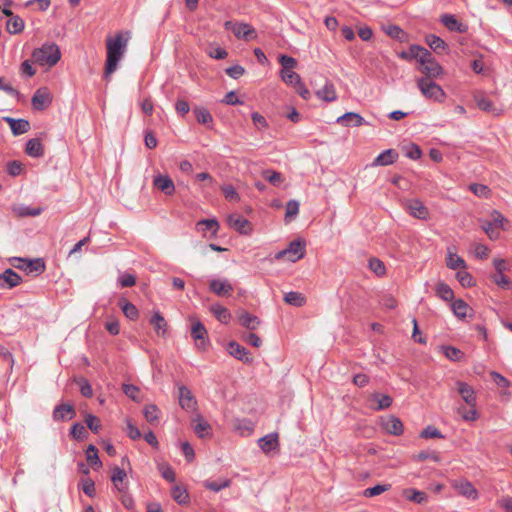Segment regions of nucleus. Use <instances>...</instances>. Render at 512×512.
<instances>
[{
    "mask_svg": "<svg viewBox=\"0 0 512 512\" xmlns=\"http://www.w3.org/2000/svg\"><path fill=\"white\" fill-rule=\"evenodd\" d=\"M228 352L231 356L244 363H251L253 361L249 351L244 346H241L235 341L229 342Z\"/></svg>",
    "mask_w": 512,
    "mask_h": 512,
    "instance_id": "f8f14e48",
    "label": "nucleus"
},
{
    "mask_svg": "<svg viewBox=\"0 0 512 512\" xmlns=\"http://www.w3.org/2000/svg\"><path fill=\"white\" fill-rule=\"evenodd\" d=\"M411 58L416 59L421 66L432 58V54L429 50L418 45H412L410 47Z\"/></svg>",
    "mask_w": 512,
    "mask_h": 512,
    "instance_id": "cd10ccee",
    "label": "nucleus"
},
{
    "mask_svg": "<svg viewBox=\"0 0 512 512\" xmlns=\"http://www.w3.org/2000/svg\"><path fill=\"white\" fill-rule=\"evenodd\" d=\"M4 120L9 124L13 135L18 136L24 134L30 129V122L25 119H14L5 117Z\"/></svg>",
    "mask_w": 512,
    "mask_h": 512,
    "instance_id": "aec40b11",
    "label": "nucleus"
},
{
    "mask_svg": "<svg viewBox=\"0 0 512 512\" xmlns=\"http://www.w3.org/2000/svg\"><path fill=\"white\" fill-rule=\"evenodd\" d=\"M416 82L419 90L426 98L436 102H443L445 100L446 94L444 90L432 79L418 78Z\"/></svg>",
    "mask_w": 512,
    "mask_h": 512,
    "instance_id": "7ed1b4c3",
    "label": "nucleus"
},
{
    "mask_svg": "<svg viewBox=\"0 0 512 512\" xmlns=\"http://www.w3.org/2000/svg\"><path fill=\"white\" fill-rule=\"evenodd\" d=\"M456 390L469 407H475L477 398L474 388L466 382L456 381Z\"/></svg>",
    "mask_w": 512,
    "mask_h": 512,
    "instance_id": "0eeeda50",
    "label": "nucleus"
},
{
    "mask_svg": "<svg viewBox=\"0 0 512 512\" xmlns=\"http://www.w3.org/2000/svg\"><path fill=\"white\" fill-rule=\"evenodd\" d=\"M210 310L221 323L226 324L229 322L231 314L224 306L220 304H214L211 306Z\"/></svg>",
    "mask_w": 512,
    "mask_h": 512,
    "instance_id": "58836bf2",
    "label": "nucleus"
},
{
    "mask_svg": "<svg viewBox=\"0 0 512 512\" xmlns=\"http://www.w3.org/2000/svg\"><path fill=\"white\" fill-rule=\"evenodd\" d=\"M123 392L131 400L135 402L141 401L140 389L133 384H123Z\"/></svg>",
    "mask_w": 512,
    "mask_h": 512,
    "instance_id": "8fccbe9b",
    "label": "nucleus"
},
{
    "mask_svg": "<svg viewBox=\"0 0 512 512\" xmlns=\"http://www.w3.org/2000/svg\"><path fill=\"white\" fill-rule=\"evenodd\" d=\"M209 289L217 296H229L233 291V286L227 279H213L209 283Z\"/></svg>",
    "mask_w": 512,
    "mask_h": 512,
    "instance_id": "9d476101",
    "label": "nucleus"
},
{
    "mask_svg": "<svg viewBox=\"0 0 512 512\" xmlns=\"http://www.w3.org/2000/svg\"><path fill=\"white\" fill-rule=\"evenodd\" d=\"M490 376L492 377L493 381L497 384V386L501 388H508L510 386V381L500 373L496 371H491Z\"/></svg>",
    "mask_w": 512,
    "mask_h": 512,
    "instance_id": "774afa93",
    "label": "nucleus"
},
{
    "mask_svg": "<svg viewBox=\"0 0 512 512\" xmlns=\"http://www.w3.org/2000/svg\"><path fill=\"white\" fill-rule=\"evenodd\" d=\"M420 71L426 75L424 78L428 79L437 78L443 73L442 67L433 57L420 67Z\"/></svg>",
    "mask_w": 512,
    "mask_h": 512,
    "instance_id": "f3484780",
    "label": "nucleus"
},
{
    "mask_svg": "<svg viewBox=\"0 0 512 512\" xmlns=\"http://www.w3.org/2000/svg\"><path fill=\"white\" fill-rule=\"evenodd\" d=\"M398 158L394 149H387L380 153L373 161L372 166H387L393 164Z\"/></svg>",
    "mask_w": 512,
    "mask_h": 512,
    "instance_id": "412c9836",
    "label": "nucleus"
},
{
    "mask_svg": "<svg viewBox=\"0 0 512 512\" xmlns=\"http://www.w3.org/2000/svg\"><path fill=\"white\" fill-rule=\"evenodd\" d=\"M284 301L289 305L301 307L306 303V298L300 292L291 291L285 294Z\"/></svg>",
    "mask_w": 512,
    "mask_h": 512,
    "instance_id": "e433bc0d",
    "label": "nucleus"
},
{
    "mask_svg": "<svg viewBox=\"0 0 512 512\" xmlns=\"http://www.w3.org/2000/svg\"><path fill=\"white\" fill-rule=\"evenodd\" d=\"M6 29L10 34L20 33L24 29V21L19 16H11L6 23Z\"/></svg>",
    "mask_w": 512,
    "mask_h": 512,
    "instance_id": "ea45409f",
    "label": "nucleus"
},
{
    "mask_svg": "<svg viewBox=\"0 0 512 512\" xmlns=\"http://www.w3.org/2000/svg\"><path fill=\"white\" fill-rule=\"evenodd\" d=\"M61 56L59 46L55 42L47 41L34 49V64L50 69L60 61Z\"/></svg>",
    "mask_w": 512,
    "mask_h": 512,
    "instance_id": "f03ea898",
    "label": "nucleus"
},
{
    "mask_svg": "<svg viewBox=\"0 0 512 512\" xmlns=\"http://www.w3.org/2000/svg\"><path fill=\"white\" fill-rule=\"evenodd\" d=\"M421 437L425 439L443 438V435L435 426L429 425L421 432Z\"/></svg>",
    "mask_w": 512,
    "mask_h": 512,
    "instance_id": "69168bd1",
    "label": "nucleus"
},
{
    "mask_svg": "<svg viewBox=\"0 0 512 512\" xmlns=\"http://www.w3.org/2000/svg\"><path fill=\"white\" fill-rule=\"evenodd\" d=\"M153 185L166 195H173L175 185L168 175H157L153 179Z\"/></svg>",
    "mask_w": 512,
    "mask_h": 512,
    "instance_id": "4468645a",
    "label": "nucleus"
},
{
    "mask_svg": "<svg viewBox=\"0 0 512 512\" xmlns=\"http://www.w3.org/2000/svg\"><path fill=\"white\" fill-rule=\"evenodd\" d=\"M451 308L455 316L458 318H465L470 310L469 305L462 299L455 300L452 303Z\"/></svg>",
    "mask_w": 512,
    "mask_h": 512,
    "instance_id": "a19ab883",
    "label": "nucleus"
},
{
    "mask_svg": "<svg viewBox=\"0 0 512 512\" xmlns=\"http://www.w3.org/2000/svg\"><path fill=\"white\" fill-rule=\"evenodd\" d=\"M126 477H127V474L123 468H120L117 466L113 468L112 475H111V481L113 482V484L115 485L117 490L121 493L126 492L128 489L127 483L124 482Z\"/></svg>",
    "mask_w": 512,
    "mask_h": 512,
    "instance_id": "6ab92c4d",
    "label": "nucleus"
},
{
    "mask_svg": "<svg viewBox=\"0 0 512 512\" xmlns=\"http://www.w3.org/2000/svg\"><path fill=\"white\" fill-rule=\"evenodd\" d=\"M193 427L195 433L201 438L209 434V431L211 429L210 425L200 415L193 419Z\"/></svg>",
    "mask_w": 512,
    "mask_h": 512,
    "instance_id": "72a5a7b5",
    "label": "nucleus"
},
{
    "mask_svg": "<svg viewBox=\"0 0 512 512\" xmlns=\"http://www.w3.org/2000/svg\"><path fill=\"white\" fill-rule=\"evenodd\" d=\"M316 96L326 102H333L337 99V94L333 83L326 81L325 85L316 91Z\"/></svg>",
    "mask_w": 512,
    "mask_h": 512,
    "instance_id": "b1692460",
    "label": "nucleus"
},
{
    "mask_svg": "<svg viewBox=\"0 0 512 512\" xmlns=\"http://www.w3.org/2000/svg\"><path fill=\"white\" fill-rule=\"evenodd\" d=\"M456 278L463 287H471L474 285L472 275L465 270L458 271Z\"/></svg>",
    "mask_w": 512,
    "mask_h": 512,
    "instance_id": "4d7b16f0",
    "label": "nucleus"
},
{
    "mask_svg": "<svg viewBox=\"0 0 512 512\" xmlns=\"http://www.w3.org/2000/svg\"><path fill=\"white\" fill-rule=\"evenodd\" d=\"M179 404L183 409L190 410L196 405V400L186 386L179 387Z\"/></svg>",
    "mask_w": 512,
    "mask_h": 512,
    "instance_id": "4be33fe9",
    "label": "nucleus"
},
{
    "mask_svg": "<svg viewBox=\"0 0 512 512\" xmlns=\"http://www.w3.org/2000/svg\"><path fill=\"white\" fill-rule=\"evenodd\" d=\"M191 336L195 341H198L197 345L199 347H205L207 340V330L204 325L200 321H195L192 324L191 328Z\"/></svg>",
    "mask_w": 512,
    "mask_h": 512,
    "instance_id": "a211bd4d",
    "label": "nucleus"
},
{
    "mask_svg": "<svg viewBox=\"0 0 512 512\" xmlns=\"http://www.w3.org/2000/svg\"><path fill=\"white\" fill-rule=\"evenodd\" d=\"M305 246L304 240H294L289 244L288 248L279 251L275 255V258L278 260L287 259L290 262H296L304 257Z\"/></svg>",
    "mask_w": 512,
    "mask_h": 512,
    "instance_id": "20e7f679",
    "label": "nucleus"
},
{
    "mask_svg": "<svg viewBox=\"0 0 512 512\" xmlns=\"http://www.w3.org/2000/svg\"><path fill=\"white\" fill-rule=\"evenodd\" d=\"M230 485L231 481L229 479H223L219 481L206 480L204 482V487L214 492H219L222 489L229 487Z\"/></svg>",
    "mask_w": 512,
    "mask_h": 512,
    "instance_id": "a18cd8bd",
    "label": "nucleus"
},
{
    "mask_svg": "<svg viewBox=\"0 0 512 512\" xmlns=\"http://www.w3.org/2000/svg\"><path fill=\"white\" fill-rule=\"evenodd\" d=\"M263 177L274 186H279L283 182L282 174L274 170H265Z\"/></svg>",
    "mask_w": 512,
    "mask_h": 512,
    "instance_id": "603ef678",
    "label": "nucleus"
},
{
    "mask_svg": "<svg viewBox=\"0 0 512 512\" xmlns=\"http://www.w3.org/2000/svg\"><path fill=\"white\" fill-rule=\"evenodd\" d=\"M369 268L377 275L383 276L386 273L384 263L378 258H371L369 260Z\"/></svg>",
    "mask_w": 512,
    "mask_h": 512,
    "instance_id": "6e6d98bb",
    "label": "nucleus"
},
{
    "mask_svg": "<svg viewBox=\"0 0 512 512\" xmlns=\"http://www.w3.org/2000/svg\"><path fill=\"white\" fill-rule=\"evenodd\" d=\"M279 63L282 66V70H292L293 68L296 67L297 61L293 57L281 55L279 57Z\"/></svg>",
    "mask_w": 512,
    "mask_h": 512,
    "instance_id": "0e129e2a",
    "label": "nucleus"
},
{
    "mask_svg": "<svg viewBox=\"0 0 512 512\" xmlns=\"http://www.w3.org/2000/svg\"><path fill=\"white\" fill-rule=\"evenodd\" d=\"M86 459H87V462L92 467L100 468L102 466V463L98 456V451L93 444H90L86 449Z\"/></svg>",
    "mask_w": 512,
    "mask_h": 512,
    "instance_id": "79ce46f5",
    "label": "nucleus"
},
{
    "mask_svg": "<svg viewBox=\"0 0 512 512\" xmlns=\"http://www.w3.org/2000/svg\"><path fill=\"white\" fill-rule=\"evenodd\" d=\"M22 171H23V164H22V162H20L18 160L9 161L6 164V172L12 177L19 176L22 173Z\"/></svg>",
    "mask_w": 512,
    "mask_h": 512,
    "instance_id": "864d4df0",
    "label": "nucleus"
},
{
    "mask_svg": "<svg viewBox=\"0 0 512 512\" xmlns=\"http://www.w3.org/2000/svg\"><path fill=\"white\" fill-rule=\"evenodd\" d=\"M385 431L392 435H401L403 433V423L395 416H390L383 422Z\"/></svg>",
    "mask_w": 512,
    "mask_h": 512,
    "instance_id": "5701e85b",
    "label": "nucleus"
},
{
    "mask_svg": "<svg viewBox=\"0 0 512 512\" xmlns=\"http://www.w3.org/2000/svg\"><path fill=\"white\" fill-rule=\"evenodd\" d=\"M371 401L377 404L376 406H373V409L380 411L389 408L393 400L389 395L374 393L371 396Z\"/></svg>",
    "mask_w": 512,
    "mask_h": 512,
    "instance_id": "7c9ffc66",
    "label": "nucleus"
},
{
    "mask_svg": "<svg viewBox=\"0 0 512 512\" xmlns=\"http://www.w3.org/2000/svg\"><path fill=\"white\" fill-rule=\"evenodd\" d=\"M228 225L240 234L248 235L252 232L251 223L239 214H231L227 218Z\"/></svg>",
    "mask_w": 512,
    "mask_h": 512,
    "instance_id": "423d86ee",
    "label": "nucleus"
},
{
    "mask_svg": "<svg viewBox=\"0 0 512 512\" xmlns=\"http://www.w3.org/2000/svg\"><path fill=\"white\" fill-rule=\"evenodd\" d=\"M224 27L226 30L232 31L237 38L250 39L256 36L255 29L247 23L226 21Z\"/></svg>",
    "mask_w": 512,
    "mask_h": 512,
    "instance_id": "39448f33",
    "label": "nucleus"
},
{
    "mask_svg": "<svg viewBox=\"0 0 512 512\" xmlns=\"http://www.w3.org/2000/svg\"><path fill=\"white\" fill-rule=\"evenodd\" d=\"M475 102L479 109L491 113L495 116H498L502 113V110L495 107L491 100L486 98L483 95H477L475 96Z\"/></svg>",
    "mask_w": 512,
    "mask_h": 512,
    "instance_id": "393cba45",
    "label": "nucleus"
},
{
    "mask_svg": "<svg viewBox=\"0 0 512 512\" xmlns=\"http://www.w3.org/2000/svg\"><path fill=\"white\" fill-rule=\"evenodd\" d=\"M70 434L74 439L82 440L86 438L88 433L86 428L82 424L75 423L71 428Z\"/></svg>",
    "mask_w": 512,
    "mask_h": 512,
    "instance_id": "13d9d810",
    "label": "nucleus"
},
{
    "mask_svg": "<svg viewBox=\"0 0 512 512\" xmlns=\"http://www.w3.org/2000/svg\"><path fill=\"white\" fill-rule=\"evenodd\" d=\"M445 356L452 361H459L463 357V352L452 346H445L444 348Z\"/></svg>",
    "mask_w": 512,
    "mask_h": 512,
    "instance_id": "052dcab7",
    "label": "nucleus"
},
{
    "mask_svg": "<svg viewBox=\"0 0 512 512\" xmlns=\"http://www.w3.org/2000/svg\"><path fill=\"white\" fill-rule=\"evenodd\" d=\"M128 44V37L124 38L123 33H117L115 37L106 40L107 58L104 71V79L108 80L116 71L118 63L124 56Z\"/></svg>",
    "mask_w": 512,
    "mask_h": 512,
    "instance_id": "f257e3e1",
    "label": "nucleus"
},
{
    "mask_svg": "<svg viewBox=\"0 0 512 512\" xmlns=\"http://www.w3.org/2000/svg\"><path fill=\"white\" fill-rule=\"evenodd\" d=\"M172 497L179 504H184L187 503L189 495L185 488L176 485L172 489Z\"/></svg>",
    "mask_w": 512,
    "mask_h": 512,
    "instance_id": "09e8293b",
    "label": "nucleus"
},
{
    "mask_svg": "<svg viewBox=\"0 0 512 512\" xmlns=\"http://www.w3.org/2000/svg\"><path fill=\"white\" fill-rule=\"evenodd\" d=\"M123 313L130 320H135L138 317V309L130 302L122 301L120 303Z\"/></svg>",
    "mask_w": 512,
    "mask_h": 512,
    "instance_id": "3c124183",
    "label": "nucleus"
},
{
    "mask_svg": "<svg viewBox=\"0 0 512 512\" xmlns=\"http://www.w3.org/2000/svg\"><path fill=\"white\" fill-rule=\"evenodd\" d=\"M53 95L47 87H41L34 92V110H43L51 105Z\"/></svg>",
    "mask_w": 512,
    "mask_h": 512,
    "instance_id": "6e6552de",
    "label": "nucleus"
},
{
    "mask_svg": "<svg viewBox=\"0 0 512 512\" xmlns=\"http://www.w3.org/2000/svg\"><path fill=\"white\" fill-rule=\"evenodd\" d=\"M76 415L74 406L72 404L63 403L55 407L53 411V418L56 421H65L74 418Z\"/></svg>",
    "mask_w": 512,
    "mask_h": 512,
    "instance_id": "2eb2a0df",
    "label": "nucleus"
},
{
    "mask_svg": "<svg viewBox=\"0 0 512 512\" xmlns=\"http://www.w3.org/2000/svg\"><path fill=\"white\" fill-rule=\"evenodd\" d=\"M21 280L22 278L18 273H16L11 268H7L3 273L0 274V288L11 289L17 286Z\"/></svg>",
    "mask_w": 512,
    "mask_h": 512,
    "instance_id": "9b49d317",
    "label": "nucleus"
},
{
    "mask_svg": "<svg viewBox=\"0 0 512 512\" xmlns=\"http://www.w3.org/2000/svg\"><path fill=\"white\" fill-rule=\"evenodd\" d=\"M403 496L414 503L423 504L427 502L428 496L425 492L416 490L414 488H407L403 490Z\"/></svg>",
    "mask_w": 512,
    "mask_h": 512,
    "instance_id": "c85d7f7f",
    "label": "nucleus"
},
{
    "mask_svg": "<svg viewBox=\"0 0 512 512\" xmlns=\"http://www.w3.org/2000/svg\"><path fill=\"white\" fill-rule=\"evenodd\" d=\"M436 294L438 297L445 301H451L454 297L453 290L443 282H440L436 286Z\"/></svg>",
    "mask_w": 512,
    "mask_h": 512,
    "instance_id": "c03bdc74",
    "label": "nucleus"
},
{
    "mask_svg": "<svg viewBox=\"0 0 512 512\" xmlns=\"http://www.w3.org/2000/svg\"><path fill=\"white\" fill-rule=\"evenodd\" d=\"M196 120L200 124H210L213 121L211 113L204 107H195L193 110Z\"/></svg>",
    "mask_w": 512,
    "mask_h": 512,
    "instance_id": "37998d69",
    "label": "nucleus"
},
{
    "mask_svg": "<svg viewBox=\"0 0 512 512\" xmlns=\"http://www.w3.org/2000/svg\"><path fill=\"white\" fill-rule=\"evenodd\" d=\"M281 78L285 83L293 85V86L296 83H299V81L301 80L300 75L292 70H282Z\"/></svg>",
    "mask_w": 512,
    "mask_h": 512,
    "instance_id": "5fc2aeb1",
    "label": "nucleus"
},
{
    "mask_svg": "<svg viewBox=\"0 0 512 512\" xmlns=\"http://www.w3.org/2000/svg\"><path fill=\"white\" fill-rule=\"evenodd\" d=\"M391 485L390 484H378L373 487H369L364 490L363 495L365 497L371 498L377 495H380L388 490H390Z\"/></svg>",
    "mask_w": 512,
    "mask_h": 512,
    "instance_id": "de8ad7c7",
    "label": "nucleus"
},
{
    "mask_svg": "<svg viewBox=\"0 0 512 512\" xmlns=\"http://www.w3.org/2000/svg\"><path fill=\"white\" fill-rule=\"evenodd\" d=\"M197 228L203 233L211 231L212 235H216L219 229V223L216 219H202L197 222Z\"/></svg>",
    "mask_w": 512,
    "mask_h": 512,
    "instance_id": "c9c22d12",
    "label": "nucleus"
},
{
    "mask_svg": "<svg viewBox=\"0 0 512 512\" xmlns=\"http://www.w3.org/2000/svg\"><path fill=\"white\" fill-rule=\"evenodd\" d=\"M221 190L225 196V198L229 201L237 202L240 200L239 194L232 185H224L221 187Z\"/></svg>",
    "mask_w": 512,
    "mask_h": 512,
    "instance_id": "bf43d9fd",
    "label": "nucleus"
},
{
    "mask_svg": "<svg viewBox=\"0 0 512 512\" xmlns=\"http://www.w3.org/2000/svg\"><path fill=\"white\" fill-rule=\"evenodd\" d=\"M336 122L346 127H359L367 124L365 119L360 114L355 112H347L343 114L342 116L337 118Z\"/></svg>",
    "mask_w": 512,
    "mask_h": 512,
    "instance_id": "dca6fc26",
    "label": "nucleus"
},
{
    "mask_svg": "<svg viewBox=\"0 0 512 512\" xmlns=\"http://www.w3.org/2000/svg\"><path fill=\"white\" fill-rule=\"evenodd\" d=\"M150 324L153 326L158 335H165L167 330V322L160 312H155L150 319Z\"/></svg>",
    "mask_w": 512,
    "mask_h": 512,
    "instance_id": "2f4dec72",
    "label": "nucleus"
},
{
    "mask_svg": "<svg viewBox=\"0 0 512 512\" xmlns=\"http://www.w3.org/2000/svg\"><path fill=\"white\" fill-rule=\"evenodd\" d=\"M299 213V203L296 200H290L286 204L285 219L295 217Z\"/></svg>",
    "mask_w": 512,
    "mask_h": 512,
    "instance_id": "680f3d73",
    "label": "nucleus"
},
{
    "mask_svg": "<svg viewBox=\"0 0 512 512\" xmlns=\"http://www.w3.org/2000/svg\"><path fill=\"white\" fill-rule=\"evenodd\" d=\"M453 487L458 491L462 496L475 500L478 498V491L472 485V483L466 479L455 480L453 482Z\"/></svg>",
    "mask_w": 512,
    "mask_h": 512,
    "instance_id": "1a4fd4ad",
    "label": "nucleus"
},
{
    "mask_svg": "<svg viewBox=\"0 0 512 512\" xmlns=\"http://www.w3.org/2000/svg\"><path fill=\"white\" fill-rule=\"evenodd\" d=\"M446 264H447V267L452 270L466 267L464 259L456 254H453V253L448 254L447 259H446Z\"/></svg>",
    "mask_w": 512,
    "mask_h": 512,
    "instance_id": "49530a36",
    "label": "nucleus"
},
{
    "mask_svg": "<svg viewBox=\"0 0 512 512\" xmlns=\"http://www.w3.org/2000/svg\"><path fill=\"white\" fill-rule=\"evenodd\" d=\"M143 414L147 422L152 425L158 423L160 419V410L156 405L153 404L146 405L143 409Z\"/></svg>",
    "mask_w": 512,
    "mask_h": 512,
    "instance_id": "f704fd0d",
    "label": "nucleus"
},
{
    "mask_svg": "<svg viewBox=\"0 0 512 512\" xmlns=\"http://www.w3.org/2000/svg\"><path fill=\"white\" fill-rule=\"evenodd\" d=\"M409 213L418 219L426 220L429 217L428 208L418 199H412L407 202Z\"/></svg>",
    "mask_w": 512,
    "mask_h": 512,
    "instance_id": "ddd939ff",
    "label": "nucleus"
},
{
    "mask_svg": "<svg viewBox=\"0 0 512 512\" xmlns=\"http://www.w3.org/2000/svg\"><path fill=\"white\" fill-rule=\"evenodd\" d=\"M258 442L259 447L264 453H269L275 450L279 445L277 434H268L260 438Z\"/></svg>",
    "mask_w": 512,
    "mask_h": 512,
    "instance_id": "bb28decb",
    "label": "nucleus"
},
{
    "mask_svg": "<svg viewBox=\"0 0 512 512\" xmlns=\"http://www.w3.org/2000/svg\"><path fill=\"white\" fill-rule=\"evenodd\" d=\"M426 43L436 53H440L447 48V44L444 40L433 34L426 37Z\"/></svg>",
    "mask_w": 512,
    "mask_h": 512,
    "instance_id": "4c0bfd02",
    "label": "nucleus"
},
{
    "mask_svg": "<svg viewBox=\"0 0 512 512\" xmlns=\"http://www.w3.org/2000/svg\"><path fill=\"white\" fill-rule=\"evenodd\" d=\"M483 230L488 235V237L492 240L497 239L500 235V229H498L494 223L485 222L482 225Z\"/></svg>",
    "mask_w": 512,
    "mask_h": 512,
    "instance_id": "e2e57ef3",
    "label": "nucleus"
},
{
    "mask_svg": "<svg viewBox=\"0 0 512 512\" xmlns=\"http://www.w3.org/2000/svg\"><path fill=\"white\" fill-rule=\"evenodd\" d=\"M238 320L240 325L243 327L249 329V330H256L258 326L260 325V320L257 316L252 315L246 311H243L239 314Z\"/></svg>",
    "mask_w": 512,
    "mask_h": 512,
    "instance_id": "a878e982",
    "label": "nucleus"
},
{
    "mask_svg": "<svg viewBox=\"0 0 512 512\" xmlns=\"http://www.w3.org/2000/svg\"><path fill=\"white\" fill-rule=\"evenodd\" d=\"M9 262L13 267L24 270L27 274L32 272V258L12 257Z\"/></svg>",
    "mask_w": 512,
    "mask_h": 512,
    "instance_id": "473e14b6",
    "label": "nucleus"
},
{
    "mask_svg": "<svg viewBox=\"0 0 512 512\" xmlns=\"http://www.w3.org/2000/svg\"><path fill=\"white\" fill-rule=\"evenodd\" d=\"M441 22L443 25L448 28L450 31H457V32H465L466 27L457 21L454 15L451 14H444L441 16Z\"/></svg>",
    "mask_w": 512,
    "mask_h": 512,
    "instance_id": "c756f323",
    "label": "nucleus"
},
{
    "mask_svg": "<svg viewBox=\"0 0 512 512\" xmlns=\"http://www.w3.org/2000/svg\"><path fill=\"white\" fill-rule=\"evenodd\" d=\"M85 423H86L87 427L95 433H97L99 431V429L101 428L99 418H97L96 416H94L92 414H88L86 416Z\"/></svg>",
    "mask_w": 512,
    "mask_h": 512,
    "instance_id": "338daca9",
    "label": "nucleus"
}]
</instances>
